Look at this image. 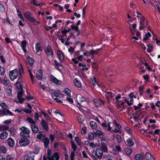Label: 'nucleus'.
I'll return each mask as SVG.
<instances>
[{
  "mask_svg": "<svg viewBox=\"0 0 160 160\" xmlns=\"http://www.w3.org/2000/svg\"><path fill=\"white\" fill-rule=\"evenodd\" d=\"M23 74V69L22 66L19 68L18 70L15 69L9 72V77L10 79L13 80L16 79L18 76V78H21Z\"/></svg>",
  "mask_w": 160,
  "mask_h": 160,
  "instance_id": "obj_1",
  "label": "nucleus"
},
{
  "mask_svg": "<svg viewBox=\"0 0 160 160\" xmlns=\"http://www.w3.org/2000/svg\"><path fill=\"white\" fill-rule=\"evenodd\" d=\"M23 15L28 20L31 22L35 21V19L32 16V13L29 12H26L23 13Z\"/></svg>",
  "mask_w": 160,
  "mask_h": 160,
  "instance_id": "obj_2",
  "label": "nucleus"
},
{
  "mask_svg": "<svg viewBox=\"0 0 160 160\" xmlns=\"http://www.w3.org/2000/svg\"><path fill=\"white\" fill-rule=\"evenodd\" d=\"M44 51L48 58H52L53 57V53L51 46H48L45 49Z\"/></svg>",
  "mask_w": 160,
  "mask_h": 160,
  "instance_id": "obj_3",
  "label": "nucleus"
},
{
  "mask_svg": "<svg viewBox=\"0 0 160 160\" xmlns=\"http://www.w3.org/2000/svg\"><path fill=\"white\" fill-rule=\"evenodd\" d=\"M20 129L21 131L20 134L23 136H25L24 134H26L27 136H29L31 132V131L29 128L24 126H22L20 128Z\"/></svg>",
  "mask_w": 160,
  "mask_h": 160,
  "instance_id": "obj_4",
  "label": "nucleus"
},
{
  "mask_svg": "<svg viewBox=\"0 0 160 160\" xmlns=\"http://www.w3.org/2000/svg\"><path fill=\"white\" fill-rule=\"evenodd\" d=\"M139 29L140 30L143 29L148 26L147 21L146 20L145 18L141 21H139Z\"/></svg>",
  "mask_w": 160,
  "mask_h": 160,
  "instance_id": "obj_5",
  "label": "nucleus"
},
{
  "mask_svg": "<svg viewBox=\"0 0 160 160\" xmlns=\"http://www.w3.org/2000/svg\"><path fill=\"white\" fill-rule=\"evenodd\" d=\"M30 142L29 139L26 138H23L20 140L19 142L21 146L25 147L28 145Z\"/></svg>",
  "mask_w": 160,
  "mask_h": 160,
  "instance_id": "obj_6",
  "label": "nucleus"
},
{
  "mask_svg": "<svg viewBox=\"0 0 160 160\" xmlns=\"http://www.w3.org/2000/svg\"><path fill=\"white\" fill-rule=\"evenodd\" d=\"M34 152H29L25 154L24 157V160H33L34 159Z\"/></svg>",
  "mask_w": 160,
  "mask_h": 160,
  "instance_id": "obj_7",
  "label": "nucleus"
},
{
  "mask_svg": "<svg viewBox=\"0 0 160 160\" xmlns=\"http://www.w3.org/2000/svg\"><path fill=\"white\" fill-rule=\"evenodd\" d=\"M50 79L52 82L57 85H60L62 83V81H61L52 75H50Z\"/></svg>",
  "mask_w": 160,
  "mask_h": 160,
  "instance_id": "obj_8",
  "label": "nucleus"
},
{
  "mask_svg": "<svg viewBox=\"0 0 160 160\" xmlns=\"http://www.w3.org/2000/svg\"><path fill=\"white\" fill-rule=\"evenodd\" d=\"M23 93V92L22 90L18 91L17 98L18 100V102L20 103H22L25 100V99L22 98Z\"/></svg>",
  "mask_w": 160,
  "mask_h": 160,
  "instance_id": "obj_9",
  "label": "nucleus"
},
{
  "mask_svg": "<svg viewBox=\"0 0 160 160\" xmlns=\"http://www.w3.org/2000/svg\"><path fill=\"white\" fill-rule=\"evenodd\" d=\"M60 91L59 90H58L56 92L52 93L51 94V96L55 100H57V98L59 97L60 96V94L59 93Z\"/></svg>",
  "mask_w": 160,
  "mask_h": 160,
  "instance_id": "obj_10",
  "label": "nucleus"
},
{
  "mask_svg": "<svg viewBox=\"0 0 160 160\" xmlns=\"http://www.w3.org/2000/svg\"><path fill=\"white\" fill-rule=\"evenodd\" d=\"M103 151L102 150L97 148L96 149L95 154L98 158H101L103 154Z\"/></svg>",
  "mask_w": 160,
  "mask_h": 160,
  "instance_id": "obj_11",
  "label": "nucleus"
},
{
  "mask_svg": "<svg viewBox=\"0 0 160 160\" xmlns=\"http://www.w3.org/2000/svg\"><path fill=\"white\" fill-rule=\"evenodd\" d=\"M57 54L60 60L62 62H64V54L63 52L59 50H58L57 51Z\"/></svg>",
  "mask_w": 160,
  "mask_h": 160,
  "instance_id": "obj_12",
  "label": "nucleus"
},
{
  "mask_svg": "<svg viewBox=\"0 0 160 160\" xmlns=\"http://www.w3.org/2000/svg\"><path fill=\"white\" fill-rule=\"evenodd\" d=\"M117 110L118 111H121L124 110L125 107L124 105V102H122L120 104H117Z\"/></svg>",
  "mask_w": 160,
  "mask_h": 160,
  "instance_id": "obj_13",
  "label": "nucleus"
},
{
  "mask_svg": "<svg viewBox=\"0 0 160 160\" xmlns=\"http://www.w3.org/2000/svg\"><path fill=\"white\" fill-rule=\"evenodd\" d=\"M126 142L128 146L129 147L132 146L134 144L133 141V138L132 137H129L127 140Z\"/></svg>",
  "mask_w": 160,
  "mask_h": 160,
  "instance_id": "obj_14",
  "label": "nucleus"
},
{
  "mask_svg": "<svg viewBox=\"0 0 160 160\" xmlns=\"http://www.w3.org/2000/svg\"><path fill=\"white\" fill-rule=\"evenodd\" d=\"M35 49L37 52H41L42 50V48L39 42L36 43L35 44Z\"/></svg>",
  "mask_w": 160,
  "mask_h": 160,
  "instance_id": "obj_15",
  "label": "nucleus"
},
{
  "mask_svg": "<svg viewBox=\"0 0 160 160\" xmlns=\"http://www.w3.org/2000/svg\"><path fill=\"white\" fill-rule=\"evenodd\" d=\"M7 142L8 146L11 147H13L14 145V141L11 138H9L7 140Z\"/></svg>",
  "mask_w": 160,
  "mask_h": 160,
  "instance_id": "obj_16",
  "label": "nucleus"
},
{
  "mask_svg": "<svg viewBox=\"0 0 160 160\" xmlns=\"http://www.w3.org/2000/svg\"><path fill=\"white\" fill-rule=\"evenodd\" d=\"M26 61L27 63L29 64L30 66H32L33 64V59L29 56L27 57Z\"/></svg>",
  "mask_w": 160,
  "mask_h": 160,
  "instance_id": "obj_17",
  "label": "nucleus"
},
{
  "mask_svg": "<svg viewBox=\"0 0 160 160\" xmlns=\"http://www.w3.org/2000/svg\"><path fill=\"white\" fill-rule=\"evenodd\" d=\"M31 127L32 131L35 133L38 132L39 129L38 127L36 125L35 123L31 125Z\"/></svg>",
  "mask_w": 160,
  "mask_h": 160,
  "instance_id": "obj_18",
  "label": "nucleus"
},
{
  "mask_svg": "<svg viewBox=\"0 0 160 160\" xmlns=\"http://www.w3.org/2000/svg\"><path fill=\"white\" fill-rule=\"evenodd\" d=\"M36 77L38 80H40L42 77V73L41 70L39 69L36 73Z\"/></svg>",
  "mask_w": 160,
  "mask_h": 160,
  "instance_id": "obj_19",
  "label": "nucleus"
},
{
  "mask_svg": "<svg viewBox=\"0 0 160 160\" xmlns=\"http://www.w3.org/2000/svg\"><path fill=\"white\" fill-rule=\"evenodd\" d=\"M41 124L44 130L48 131V125L47 122L44 120L42 119L41 121Z\"/></svg>",
  "mask_w": 160,
  "mask_h": 160,
  "instance_id": "obj_20",
  "label": "nucleus"
},
{
  "mask_svg": "<svg viewBox=\"0 0 160 160\" xmlns=\"http://www.w3.org/2000/svg\"><path fill=\"white\" fill-rule=\"evenodd\" d=\"M8 135V133L6 131H3L0 134V138L3 140L6 139Z\"/></svg>",
  "mask_w": 160,
  "mask_h": 160,
  "instance_id": "obj_21",
  "label": "nucleus"
},
{
  "mask_svg": "<svg viewBox=\"0 0 160 160\" xmlns=\"http://www.w3.org/2000/svg\"><path fill=\"white\" fill-rule=\"evenodd\" d=\"M106 143L107 142L105 141L104 142L102 143L101 145L102 149L103 150V152H107L108 151L106 145Z\"/></svg>",
  "mask_w": 160,
  "mask_h": 160,
  "instance_id": "obj_22",
  "label": "nucleus"
},
{
  "mask_svg": "<svg viewBox=\"0 0 160 160\" xmlns=\"http://www.w3.org/2000/svg\"><path fill=\"white\" fill-rule=\"evenodd\" d=\"M76 99L77 101L78 102V104H79V102L81 103L82 102L84 101V98L80 94L78 95Z\"/></svg>",
  "mask_w": 160,
  "mask_h": 160,
  "instance_id": "obj_23",
  "label": "nucleus"
},
{
  "mask_svg": "<svg viewBox=\"0 0 160 160\" xmlns=\"http://www.w3.org/2000/svg\"><path fill=\"white\" fill-rule=\"evenodd\" d=\"M55 158L56 159V158L53 157V155L52 156L51 154V151L48 149V158L49 160H54L53 158Z\"/></svg>",
  "mask_w": 160,
  "mask_h": 160,
  "instance_id": "obj_24",
  "label": "nucleus"
},
{
  "mask_svg": "<svg viewBox=\"0 0 160 160\" xmlns=\"http://www.w3.org/2000/svg\"><path fill=\"white\" fill-rule=\"evenodd\" d=\"M100 102H102L103 104H104V102L100 100V99L98 100L96 99H95L94 100V103L96 107H99L100 106Z\"/></svg>",
  "mask_w": 160,
  "mask_h": 160,
  "instance_id": "obj_25",
  "label": "nucleus"
},
{
  "mask_svg": "<svg viewBox=\"0 0 160 160\" xmlns=\"http://www.w3.org/2000/svg\"><path fill=\"white\" fill-rule=\"evenodd\" d=\"M145 158L148 160H155L154 158L151 155V154L148 152L146 153L145 156Z\"/></svg>",
  "mask_w": 160,
  "mask_h": 160,
  "instance_id": "obj_26",
  "label": "nucleus"
},
{
  "mask_svg": "<svg viewBox=\"0 0 160 160\" xmlns=\"http://www.w3.org/2000/svg\"><path fill=\"white\" fill-rule=\"evenodd\" d=\"M27 43V42L25 40L23 41L21 43V47L25 52H27L26 49Z\"/></svg>",
  "mask_w": 160,
  "mask_h": 160,
  "instance_id": "obj_27",
  "label": "nucleus"
},
{
  "mask_svg": "<svg viewBox=\"0 0 160 160\" xmlns=\"http://www.w3.org/2000/svg\"><path fill=\"white\" fill-rule=\"evenodd\" d=\"M102 125L105 129H107L108 131H111L112 130V128L110 127L109 124H106L105 123H103Z\"/></svg>",
  "mask_w": 160,
  "mask_h": 160,
  "instance_id": "obj_28",
  "label": "nucleus"
},
{
  "mask_svg": "<svg viewBox=\"0 0 160 160\" xmlns=\"http://www.w3.org/2000/svg\"><path fill=\"white\" fill-rule=\"evenodd\" d=\"M74 82L75 86L78 88H79L81 87L82 84L78 80L77 78H76L74 79Z\"/></svg>",
  "mask_w": 160,
  "mask_h": 160,
  "instance_id": "obj_29",
  "label": "nucleus"
},
{
  "mask_svg": "<svg viewBox=\"0 0 160 160\" xmlns=\"http://www.w3.org/2000/svg\"><path fill=\"white\" fill-rule=\"evenodd\" d=\"M101 50V49H97L96 50H91V51L88 52L90 53V56H93L95 54H98V52L99 51Z\"/></svg>",
  "mask_w": 160,
  "mask_h": 160,
  "instance_id": "obj_30",
  "label": "nucleus"
},
{
  "mask_svg": "<svg viewBox=\"0 0 160 160\" xmlns=\"http://www.w3.org/2000/svg\"><path fill=\"white\" fill-rule=\"evenodd\" d=\"M132 150L128 148H126L124 149L125 154L128 156L131 155L132 153Z\"/></svg>",
  "mask_w": 160,
  "mask_h": 160,
  "instance_id": "obj_31",
  "label": "nucleus"
},
{
  "mask_svg": "<svg viewBox=\"0 0 160 160\" xmlns=\"http://www.w3.org/2000/svg\"><path fill=\"white\" fill-rule=\"evenodd\" d=\"M71 29L72 30H74L78 33V35L80 33V31L78 29V26H75L73 25H72L71 26Z\"/></svg>",
  "mask_w": 160,
  "mask_h": 160,
  "instance_id": "obj_32",
  "label": "nucleus"
},
{
  "mask_svg": "<svg viewBox=\"0 0 160 160\" xmlns=\"http://www.w3.org/2000/svg\"><path fill=\"white\" fill-rule=\"evenodd\" d=\"M137 26V25L136 23L133 24L132 25V27L130 28V31L132 35H134V33L133 32V31L135 29Z\"/></svg>",
  "mask_w": 160,
  "mask_h": 160,
  "instance_id": "obj_33",
  "label": "nucleus"
},
{
  "mask_svg": "<svg viewBox=\"0 0 160 160\" xmlns=\"http://www.w3.org/2000/svg\"><path fill=\"white\" fill-rule=\"evenodd\" d=\"M63 92L65 94L67 95L68 96H70L71 95L70 92L71 91L68 88H65L63 90Z\"/></svg>",
  "mask_w": 160,
  "mask_h": 160,
  "instance_id": "obj_34",
  "label": "nucleus"
},
{
  "mask_svg": "<svg viewBox=\"0 0 160 160\" xmlns=\"http://www.w3.org/2000/svg\"><path fill=\"white\" fill-rule=\"evenodd\" d=\"M44 145L45 147H47L49 143V140L48 138H45L43 140Z\"/></svg>",
  "mask_w": 160,
  "mask_h": 160,
  "instance_id": "obj_35",
  "label": "nucleus"
},
{
  "mask_svg": "<svg viewBox=\"0 0 160 160\" xmlns=\"http://www.w3.org/2000/svg\"><path fill=\"white\" fill-rule=\"evenodd\" d=\"M78 120L80 123H82L84 121V118L82 115H79L78 117Z\"/></svg>",
  "mask_w": 160,
  "mask_h": 160,
  "instance_id": "obj_36",
  "label": "nucleus"
},
{
  "mask_svg": "<svg viewBox=\"0 0 160 160\" xmlns=\"http://www.w3.org/2000/svg\"><path fill=\"white\" fill-rule=\"evenodd\" d=\"M138 15L137 16V17L138 18L139 21H141L142 20L144 19L145 18L142 15L141 13H139L138 12H137Z\"/></svg>",
  "mask_w": 160,
  "mask_h": 160,
  "instance_id": "obj_37",
  "label": "nucleus"
},
{
  "mask_svg": "<svg viewBox=\"0 0 160 160\" xmlns=\"http://www.w3.org/2000/svg\"><path fill=\"white\" fill-rule=\"evenodd\" d=\"M16 86L17 89L18 90H22V88L20 82L17 81L16 83Z\"/></svg>",
  "mask_w": 160,
  "mask_h": 160,
  "instance_id": "obj_38",
  "label": "nucleus"
},
{
  "mask_svg": "<svg viewBox=\"0 0 160 160\" xmlns=\"http://www.w3.org/2000/svg\"><path fill=\"white\" fill-rule=\"evenodd\" d=\"M90 125L93 129L96 128L97 127L96 123L94 121H91L90 123Z\"/></svg>",
  "mask_w": 160,
  "mask_h": 160,
  "instance_id": "obj_39",
  "label": "nucleus"
},
{
  "mask_svg": "<svg viewBox=\"0 0 160 160\" xmlns=\"http://www.w3.org/2000/svg\"><path fill=\"white\" fill-rule=\"evenodd\" d=\"M136 160H143V158L141 155L139 154H136L135 156Z\"/></svg>",
  "mask_w": 160,
  "mask_h": 160,
  "instance_id": "obj_40",
  "label": "nucleus"
},
{
  "mask_svg": "<svg viewBox=\"0 0 160 160\" xmlns=\"http://www.w3.org/2000/svg\"><path fill=\"white\" fill-rule=\"evenodd\" d=\"M77 56H78V59L81 61H82L83 60V56L82 55H80L79 54V52L78 51L76 52V55Z\"/></svg>",
  "mask_w": 160,
  "mask_h": 160,
  "instance_id": "obj_41",
  "label": "nucleus"
},
{
  "mask_svg": "<svg viewBox=\"0 0 160 160\" xmlns=\"http://www.w3.org/2000/svg\"><path fill=\"white\" fill-rule=\"evenodd\" d=\"M135 108V110H136V112H137V114H140L141 113V108L139 107L138 106H134Z\"/></svg>",
  "mask_w": 160,
  "mask_h": 160,
  "instance_id": "obj_42",
  "label": "nucleus"
},
{
  "mask_svg": "<svg viewBox=\"0 0 160 160\" xmlns=\"http://www.w3.org/2000/svg\"><path fill=\"white\" fill-rule=\"evenodd\" d=\"M93 80L92 79H90L89 81L91 83H92L93 86H95L96 85H98V84L96 82V79L94 78H93Z\"/></svg>",
  "mask_w": 160,
  "mask_h": 160,
  "instance_id": "obj_43",
  "label": "nucleus"
},
{
  "mask_svg": "<svg viewBox=\"0 0 160 160\" xmlns=\"http://www.w3.org/2000/svg\"><path fill=\"white\" fill-rule=\"evenodd\" d=\"M0 151L3 153H6L7 149L6 148L3 146H0Z\"/></svg>",
  "mask_w": 160,
  "mask_h": 160,
  "instance_id": "obj_44",
  "label": "nucleus"
},
{
  "mask_svg": "<svg viewBox=\"0 0 160 160\" xmlns=\"http://www.w3.org/2000/svg\"><path fill=\"white\" fill-rule=\"evenodd\" d=\"M150 37L151 34L149 32H148L146 34L145 36L143 38V40H146Z\"/></svg>",
  "mask_w": 160,
  "mask_h": 160,
  "instance_id": "obj_45",
  "label": "nucleus"
},
{
  "mask_svg": "<svg viewBox=\"0 0 160 160\" xmlns=\"http://www.w3.org/2000/svg\"><path fill=\"white\" fill-rule=\"evenodd\" d=\"M8 129V127L6 125H2L0 127V130L1 131H3L7 130Z\"/></svg>",
  "mask_w": 160,
  "mask_h": 160,
  "instance_id": "obj_46",
  "label": "nucleus"
},
{
  "mask_svg": "<svg viewBox=\"0 0 160 160\" xmlns=\"http://www.w3.org/2000/svg\"><path fill=\"white\" fill-rule=\"evenodd\" d=\"M37 2L36 1H35L34 0H32L31 1V3L33 5L37 6H40V3H37Z\"/></svg>",
  "mask_w": 160,
  "mask_h": 160,
  "instance_id": "obj_47",
  "label": "nucleus"
},
{
  "mask_svg": "<svg viewBox=\"0 0 160 160\" xmlns=\"http://www.w3.org/2000/svg\"><path fill=\"white\" fill-rule=\"evenodd\" d=\"M4 72V68L0 66V74L2 76H3Z\"/></svg>",
  "mask_w": 160,
  "mask_h": 160,
  "instance_id": "obj_48",
  "label": "nucleus"
},
{
  "mask_svg": "<svg viewBox=\"0 0 160 160\" xmlns=\"http://www.w3.org/2000/svg\"><path fill=\"white\" fill-rule=\"evenodd\" d=\"M94 135L91 132H89L88 134V138L90 140H92L94 138Z\"/></svg>",
  "mask_w": 160,
  "mask_h": 160,
  "instance_id": "obj_49",
  "label": "nucleus"
},
{
  "mask_svg": "<svg viewBox=\"0 0 160 160\" xmlns=\"http://www.w3.org/2000/svg\"><path fill=\"white\" fill-rule=\"evenodd\" d=\"M75 140L78 145L80 146L81 145L80 140L78 137H76L75 138Z\"/></svg>",
  "mask_w": 160,
  "mask_h": 160,
  "instance_id": "obj_50",
  "label": "nucleus"
},
{
  "mask_svg": "<svg viewBox=\"0 0 160 160\" xmlns=\"http://www.w3.org/2000/svg\"><path fill=\"white\" fill-rule=\"evenodd\" d=\"M160 130L159 129H157L155 130L154 131H152V132H151V134H152L153 135H155V134H157L158 133L160 132Z\"/></svg>",
  "mask_w": 160,
  "mask_h": 160,
  "instance_id": "obj_51",
  "label": "nucleus"
},
{
  "mask_svg": "<svg viewBox=\"0 0 160 160\" xmlns=\"http://www.w3.org/2000/svg\"><path fill=\"white\" fill-rule=\"evenodd\" d=\"M0 114L3 115H6V109H2L0 110Z\"/></svg>",
  "mask_w": 160,
  "mask_h": 160,
  "instance_id": "obj_52",
  "label": "nucleus"
},
{
  "mask_svg": "<svg viewBox=\"0 0 160 160\" xmlns=\"http://www.w3.org/2000/svg\"><path fill=\"white\" fill-rule=\"evenodd\" d=\"M42 132L39 131L37 135V137L38 139H40L42 137Z\"/></svg>",
  "mask_w": 160,
  "mask_h": 160,
  "instance_id": "obj_53",
  "label": "nucleus"
},
{
  "mask_svg": "<svg viewBox=\"0 0 160 160\" xmlns=\"http://www.w3.org/2000/svg\"><path fill=\"white\" fill-rule=\"evenodd\" d=\"M114 123L115 125V126L119 129H120L122 127H121V125L120 124H118L117 122H116V120L114 121Z\"/></svg>",
  "mask_w": 160,
  "mask_h": 160,
  "instance_id": "obj_54",
  "label": "nucleus"
},
{
  "mask_svg": "<svg viewBox=\"0 0 160 160\" xmlns=\"http://www.w3.org/2000/svg\"><path fill=\"white\" fill-rule=\"evenodd\" d=\"M116 138L118 142L119 143H120L122 141V139L121 136L118 134L117 135Z\"/></svg>",
  "mask_w": 160,
  "mask_h": 160,
  "instance_id": "obj_55",
  "label": "nucleus"
},
{
  "mask_svg": "<svg viewBox=\"0 0 160 160\" xmlns=\"http://www.w3.org/2000/svg\"><path fill=\"white\" fill-rule=\"evenodd\" d=\"M0 106L3 109H6L7 108V106L5 103H1L0 105Z\"/></svg>",
  "mask_w": 160,
  "mask_h": 160,
  "instance_id": "obj_56",
  "label": "nucleus"
},
{
  "mask_svg": "<svg viewBox=\"0 0 160 160\" xmlns=\"http://www.w3.org/2000/svg\"><path fill=\"white\" fill-rule=\"evenodd\" d=\"M27 121L30 123H32V124H33L35 123V122L33 121V120L31 118L29 117H28L27 118Z\"/></svg>",
  "mask_w": 160,
  "mask_h": 160,
  "instance_id": "obj_57",
  "label": "nucleus"
},
{
  "mask_svg": "<svg viewBox=\"0 0 160 160\" xmlns=\"http://www.w3.org/2000/svg\"><path fill=\"white\" fill-rule=\"evenodd\" d=\"M144 65L146 67V68L148 70L150 71H151L152 69L151 67L149 65L148 63H144Z\"/></svg>",
  "mask_w": 160,
  "mask_h": 160,
  "instance_id": "obj_58",
  "label": "nucleus"
},
{
  "mask_svg": "<svg viewBox=\"0 0 160 160\" xmlns=\"http://www.w3.org/2000/svg\"><path fill=\"white\" fill-rule=\"evenodd\" d=\"M105 93H106V92H105ZM106 94L107 95V97H109V98H111L112 97V93L110 92H107Z\"/></svg>",
  "mask_w": 160,
  "mask_h": 160,
  "instance_id": "obj_59",
  "label": "nucleus"
},
{
  "mask_svg": "<svg viewBox=\"0 0 160 160\" xmlns=\"http://www.w3.org/2000/svg\"><path fill=\"white\" fill-rule=\"evenodd\" d=\"M143 78H144V79L145 80V81L147 82L148 81H149V77L148 75H143L142 76Z\"/></svg>",
  "mask_w": 160,
  "mask_h": 160,
  "instance_id": "obj_60",
  "label": "nucleus"
},
{
  "mask_svg": "<svg viewBox=\"0 0 160 160\" xmlns=\"http://www.w3.org/2000/svg\"><path fill=\"white\" fill-rule=\"evenodd\" d=\"M71 145L72 148L75 151L77 149L76 146L72 141H71Z\"/></svg>",
  "mask_w": 160,
  "mask_h": 160,
  "instance_id": "obj_61",
  "label": "nucleus"
},
{
  "mask_svg": "<svg viewBox=\"0 0 160 160\" xmlns=\"http://www.w3.org/2000/svg\"><path fill=\"white\" fill-rule=\"evenodd\" d=\"M0 81L1 83L5 85L7 82L8 80L7 79L4 78L3 79L0 78Z\"/></svg>",
  "mask_w": 160,
  "mask_h": 160,
  "instance_id": "obj_62",
  "label": "nucleus"
},
{
  "mask_svg": "<svg viewBox=\"0 0 160 160\" xmlns=\"http://www.w3.org/2000/svg\"><path fill=\"white\" fill-rule=\"evenodd\" d=\"M53 157H54L56 158V160H59V157L58 154L55 152L53 154Z\"/></svg>",
  "mask_w": 160,
  "mask_h": 160,
  "instance_id": "obj_63",
  "label": "nucleus"
},
{
  "mask_svg": "<svg viewBox=\"0 0 160 160\" xmlns=\"http://www.w3.org/2000/svg\"><path fill=\"white\" fill-rule=\"evenodd\" d=\"M75 156V152H71L70 156V158L71 160H74V157Z\"/></svg>",
  "mask_w": 160,
  "mask_h": 160,
  "instance_id": "obj_64",
  "label": "nucleus"
}]
</instances>
